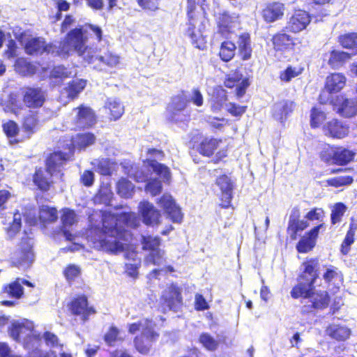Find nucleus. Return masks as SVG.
<instances>
[{
	"mask_svg": "<svg viewBox=\"0 0 357 357\" xmlns=\"http://www.w3.org/2000/svg\"><path fill=\"white\" fill-rule=\"evenodd\" d=\"M340 43L343 47L357 52V33H352L340 36Z\"/></svg>",
	"mask_w": 357,
	"mask_h": 357,
	"instance_id": "49",
	"label": "nucleus"
},
{
	"mask_svg": "<svg viewBox=\"0 0 357 357\" xmlns=\"http://www.w3.org/2000/svg\"><path fill=\"white\" fill-rule=\"evenodd\" d=\"M86 38V31L83 29H73L68 33L65 41L59 44L61 50H57L56 54H66L70 50H75L84 58L85 51L93 48L85 46Z\"/></svg>",
	"mask_w": 357,
	"mask_h": 357,
	"instance_id": "5",
	"label": "nucleus"
},
{
	"mask_svg": "<svg viewBox=\"0 0 357 357\" xmlns=\"http://www.w3.org/2000/svg\"><path fill=\"white\" fill-rule=\"evenodd\" d=\"M55 46L47 45L43 38L30 39L25 45V51L29 54H39L43 52L54 54Z\"/></svg>",
	"mask_w": 357,
	"mask_h": 357,
	"instance_id": "22",
	"label": "nucleus"
},
{
	"mask_svg": "<svg viewBox=\"0 0 357 357\" xmlns=\"http://www.w3.org/2000/svg\"><path fill=\"white\" fill-rule=\"evenodd\" d=\"M354 235L355 231L351 226L341 245V252L343 255H347L349 252L350 246L354 242Z\"/></svg>",
	"mask_w": 357,
	"mask_h": 357,
	"instance_id": "56",
	"label": "nucleus"
},
{
	"mask_svg": "<svg viewBox=\"0 0 357 357\" xmlns=\"http://www.w3.org/2000/svg\"><path fill=\"white\" fill-rule=\"evenodd\" d=\"M119 330L114 326L110 327L108 332L105 335V341L109 345L113 346L118 339Z\"/></svg>",
	"mask_w": 357,
	"mask_h": 357,
	"instance_id": "63",
	"label": "nucleus"
},
{
	"mask_svg": "<svg viewBox=\"0 0 357 357\" xmlns=\"http://www.w3.org/2000/svg\"><path fill=\"white\" fill-rule=\"evenodd\" d=\"M219 142L215 139H204L199 147V152L203 155L210 156L217 149Z\"/></svg>",
	"mask_w": 357,
	"mask_h": 357,
	"instance_id": "45",
	"label": "nucleus"
},
{
	"mask_svg": "<svg viewBox=\"0 0 357 357\" xmlns=\"http://www.w3.org/2000/svg\"><path fill=\"white\" fill-rule=\"evenodd\" d=\"M102 227H92L87 232V238L95 249L111 253L125 250L130 234L119 228L117 218L114 215H102Z\"/></svg>",
	"mask_w": 357,
	"mask_h": 357,
	"instance_id": "1",
	"label": "nucleus"
},
{
	"mask_svg": "<svg viewBox=\"0 0 357 357\" xmlns=\"http://www.w3.org/2000/svg\"><path fill=\"white\" fill-rule=\"evenodd\" d=\"M218 25V32L225 38H230L239 26L238 15L235 13L222 11L219 14Z\"/></svg>",
	"mask_w": 357,
	"mask_h": 357,
	"instance_id": "10",
	"label": "nucleus"
},
{
	"mask_svg": "<svg viewBox=\"0 0 357 357\" xmlns=\"http://www.w3.org/2000/svg\"><path fill=\"white\" fill-rule=\"evenodd\" d=\"M355 153L345 148H338L335 150L336 165H343L354 160Z\"/></svg>",
	"mask_w": 357,
	"mask_h": 357,
	"instance_id": "40",
	"label": "nucleus"
},
{
	"mask_svg": "<svg viewBox=\"0 0 357 357\" xmlns=\"http://www.w3.org/2000/svg\"><path fill=\"white\" fill-rule=\"evenodd\" d=\"M347 210L346 206L342 203H337L335 204L331 212V222L335 225L341 221L342 217Z\"/></svg>",
	"mask_w": 357,
	"mask_h": 357,
	"instance_id": "54",
	"label": "nucleus"
},
{
	"mask_svg": "<svg viewBox=\"0 0 357 357\" xmlns=\"http://www.w3.org/2000/svg\"><path fill=\"white\" fill-rule=\"evenodd\" d=\"M301 73V69H297L296 68L290 66L281 73L280 79L284 82H289L292 78L297 77Z\"/></svg>",
	"mask_w": 357,
	"mask_h": 357,
	"instance_id": "58",
	"label": "nucleus"
},
{
	"mask_svg": "<svg viewBox=\"0 0 357 357\" xmlns=\"http://www.w3.org/2000/svg\"><path fill=\"white\" fill-rule=\"evenodd\" d=\"M299 211L298 209L294 208L289 217L287 231L291 239H296L297 233L303 231L308 227V223L306 220H299Z\"/></svg>",
	"mask_w": 357,
	"mask_h": 357,
	"instance_id": "29",
	"label": "nucleus"
},
{
	"mask_svg": "<svg viewBox=\"0 0 357 357\" xmlns=\"http://www.w3.org/2000/svg\"><path fill=\"white\" fill-rule=\"evenodd\" d=\"M199 340L203 347L208 351H215L218 348V341L208 333H202L199 336Z\"/></svg>",
	"mask_w": 357,
	"mask_h": 357,
	"instance_id": "52",
	"label": "nucleus"
},
{
	"mask_svg": "<svg viewBox=\"0 0 357 357\" xmlns=\"http://www.w3.org/2000/svg\"><path fill=\"white\" fill-rule=\"evenodd\" d=\"M158 337H154L153 339L149 338V337L143 336L142 334L139 337H136L135 338L134 342L136 347V349L142 354H146L149 351L150 347L151 346V342L155 341Z\"/></svg>",
	"mask_w": 357,
	"mask_h": 357,
	"instance_id": "43",
	"label": "nucleus"
},
{
	"mask_svg": "<svg viewBox=\"0 0 357 357\" xmlns=\"http://www.w3.org/2000/svg\"><path fill=\"white\" fill-rule=\"evenodd\" d=\"M154 324L148 319H142L137 322L129 325V333L135 334L141 331L143 336L149 337L151 339L158 337V334L153 331Z\"/></svg>",
	"mask_w": 357,
	"mask_h": 357,
	"instance_id": "23",
	"label": "nucleus"
},
{
	"mask_svg": "<svg viewBox=\"0 0 357 357\" xmlns=\"http://www.w3.org/2000/svg\"><path fill=\"white\" fill-rule=\"evenodd\" d=\"M20 107V101L15 93H10L5 101L0 98V109H2L5 112L16 113Z\"/></svg>",
	"mask_w": 357,
	"mask_h": 357,
	"instance_id": "36",
	"label": "nucleus"
},
{
	"mask_svg": "<svg viewBox=\"0 0 357 357\" xmlns=\"http://www.w3.org/2000/svg\"><path fill=\"white\" fill-rule=\"evenodd\" d=\"M273 43L275 49L282 50L292 45V38L287 33H280L273 36Z\"/></svg>",
	"mask_w": 357,
	"mask_h": 357,
	"instance_id": "42",
	"label": "nucleus"
},
{
	"mask_svg": "<svg viewBox=\"0 0 357 357\" xmlns=\"http://www.w3.org/2000/svg\"><path fill=\"white\" fill-rule=\"evenodd\" d=\"M70 310L73 314L80 316L84 321L96 312L93 307L88 306L87 298L85 296L75 298L70 303Z\"/></svg>",
	"mask_w": 357,
	"mask_h": 357,
	"instance_id": "19",
	"label": "nucleus"
},
{
	"mask_svg": "<svg viewBox=\"0 0 357 357\" xmlns=\"http://www.w3.org/2000/svg\"><path fill=\"white\" fill-rule=\"evenodd\" d=\"M61 220L63 224L62 232L63 236L67 241H73L74 239L73 235L69 231L66 230V228L71 227L77 222V215L75 211L68 208L63 209Z\"/></svg>",
	"mask_w": 357,
	"mask_h": 357,
	"instance_id": "31",
	"label": "nucleus"
},
{
	"mask_svg": "<svg viewBox=\"0 0 357 357\" xmlns=\"http://www.w3.org/2000/svg\"><path fill=\"white\" fill-rule=\"evenodd\" d=\"M242 78V75L238 72L229 74L225 81V85L227 88H233L236 85V96L238 98L242 97L245 93V90L249 86V82L247 79H243L239 84H237Z\"/></svg>",
	"mask_w": 357,
	"mask_h": 357,
	"instance_id": "28",
	"label": "nucleus"
},
{
	"mask_svg": "<svg viewBox=\"0 0 357 357\" xmlns=\"http://www.w3.org/2000/svg\"><path fill=\"white\" fill-rule=\"evenodd\" d=\"M187 103L188 96L184 92L173 97L167 109L169 118L175 121H183V116L185 117V115L181 114L184 112Z\"/></svg>",
	"mask_w": 357,
	"mask_h": 357,
	"instance_id": "12",
	"label": "nucleus"
},
{
	"mask_svg": "<svg viewBox=\"0 0 357 357\" xmlns=\"http://www.w3.org/2000/svg\"><path fill=\"white\" fill-rule=\"evenodd\" d=\"M34 259L31 239L23 238L17 250L14 253L13 262L22 268H28Z\"/></svg>",
	"mask_w": 357,
	"mask_h": 357,
	"instance_id": "8",
	"label": "nucleus"
},
{
	"mask_svg": "<svg viewBox=\"0 0 357 357\" xmlns=\"http://www.w3.org/2000/svg\"><path fill=\"white\" fill-rule=\"evenodd\" d=\"M73 123L75 128H89L96 123V116L93 110L84 105L73 109Z\"/></svg>",
	"mask_w": 357,
	"mask_h": 357,
	"instance_id": "9",
	"label": "nucleus"
},
{
	"mask_svg": "<svg viewBox=\"0 0 357 357\" xmlns=\"http://www.w3.org/2000/svg\"><path fill=\"white\" fill-rule=\"evenodd\" d=\"M162 183L158 178H151L147 181L145 190L146 192L150 193L152 196L157 195L162 191Z\"/></svg>",
	"mask_w": 357,
	"mask_h": 357,
	"instance_id": "55",
	"label": "nucleus"
},
{
	"mask_svg": "<svg viewBox=\"0 0 357 357\" xmlns=\"http://www.w3.org/2000/svg\"><path fill=\"white\" fill-rule=\"evenodd\" d=\"M33 328L32 322L26 321L24 322L14 321L12 323L9 328L10 336L15 341H20V331L22 330H27V334H31Z\"/></svg>",
	"mask_w": 357,
	"mask_h": 357,
	"instance_id": "34",
	"label": "nucleus"
},
{
	"mask_svg": "<svg viewBox=\"0 0 357 357\" xmlns=\"http://www.w3.org/2000/svg\"><path fill=\"white\" fill-rule=\"evenodd\" d=\"M216 185L220 188L222 192V206L223 208H229L233 197V183L228 176L222 175L217 178Z\"/></svg>",
	"mask_w": 357,
	"mask_h": 357,
	"instance_id": "18",
	"label": "nucleus"
},
{
	"mask_svg": "<svg viewBox=\"0 0 357 357\" xmlns=\"http://www.w3.org/2000/svg\"><path fill=\"white\" fill-rule=\"evenodd\" d=\"M310 22L308 13L305 10H298L290 17L287 28L294 33L300 32L307 27Z\"/></svg>",
	"mask_w": 357,
	"mask_h": 357,
	"instance_id": "20",
	"label": "nucleus"
},
{
	"mask_svg": "<svg viewBox=\"0 0 357 357\" xmlns=\"http://www.w3.org/2000/svg\"><path fill=\"white\" fill-rule=\"evenodd\" d=\"M346 78L341 73H333L326 77L325 89L330 93L340 91L345 85Z\"/></svg>",
	"mask_w": 357,
	"mask_h": 357,
	"instance_id": "32",
	"label": "nucleus"
},
{
	"mask_svg": "<svg viewBox=\"0 0 357 357\" xmlns=\"http://www.w3.org/2000/svg\"><path fill=\"white\" fill-rule=\"evenodd\" d=\"M105 108L110 111L114 120L119 119L124 112V107L121 102L115 98H109L105 102Z\"/></svg>",
	"mask_w": 357,
	"mask_h": 357,
	"instance_id": "38",
	"label": "nucleus"
},
{
	"mask_svg": "<svg viewBox=\"0 0 357 357\" xmlns=\"http://www.w3.org/2000/svg\"><path fill=\"white\" fill-rule=\"evenodd\" d=\"M22 225V215L16 212L13 214V221L7 228L6 232L8 237L13 238L20 230Z\"/></svg>",
	"mask_w": 357,
	"mask_h": 357,
	"instance_id": "48",
	"label": "nucleus"
},
{
	"mask_svg": "<svg viewBox=\"0 0 357 357\" xmlns=\"http://www.w3.org/2000/svg\"><path fill=\"white\" fill-rule=\"evenodd\" d=\"M3 131L6 135L12 137L16 135L18 132L17 125L13 121H10L3 125Z\"/></svg>",
	"mask_w": 357,
	"mask_h": 357,
	"instance_id": "64",
	"label": "nucleus"
},
{
	"mask_svg": "<svg viewBox=\"0 0 357 357\" xmlns=\"http://www.w3.org/2000/svg\"><path fill=\"white\" fill-rule=\"evenodd\" d=\"M237 44L241 59L244 61L250 59L252 52L250 34L248 33L241 34L238 37Z\"/></svg>",
	"mask_w": 357,
	"mask_h": 357,
	"instance_id": "33",
	"label": "nucleus"
},
{
	"mask_svg": "<svg viewBox=\"0 0 357 357\" xmlns=\"http://www.w3.org/2000/svg\"><path fill=\"white\" fill-rule=\"evenodd\" d=\"M323 225H319L312 229L306 236H304L298 241L296 248L298 252L305 253L311 250L315 245V240L318 236L319 229Z\"/></svg>",
	"mask_w": 357,
	"mask_h": 357,
	"instance_id": "25",
	"label": "nucleus"
},
{
	"mask_svg": "<svg viewBox=\"0 0 357 357\" xmlns=\"http://www.w3.org/2000/svg\"><path fill=\"white\" fill-rule=\"evenodd\" d=\"M144 10L155 11L159 9L160 0H136Z\"/></svg>",
	"mask_w": 357,
	"mask_h": 357,
	"instance_id": "59",
	"label": "nucleus"
},
{
	"mask_svg": "<svg viewBox=\"0 0 357 357\" xmlns=\"http://www.w3.org/2000/svg\"><path fill=\"white\" fill-rule=\"evenodd\" d=\"M130 178H133L137 182H145L148 181V175L143 168L138 165H133L128 172Z\"/></svg>",
	"mask_w": 357,
	"mask_h": 357,
	"instance_id": "51",
	"label": "nucleus"
},
{
	"mask_svg": "<svg viewBox=\"0 0 357 357\" xmlns=\"http://www.w3.org/2000/svg\"><path fill=\"white\" fill-rule=\"evenodd\" d=\"M334 108L342 116H354L357 114V100L338 96L334 103Z\"/></svg>",
	"mask_w": 357,
	"mask_h": 357,
	"instance_id": "15",
	"label": "nucleus"
},
{
	"mask_svg": "<svg viewBox=\"0 0 357 357\" xmlns=\"http://www.w3.org/2000/svg\"><path fill=\"white\" fill-rule=\"evenodd\" d=\"M147 154L149 155V158H147L149 165L157 175L163 179L164 182H168L171 178L169 168L156 161V160L163 158L164 153L156 149H149Z\"/></svg>",
	"mask_w": 357,
	"mask_h": 357,
	"instance_id": "11",
	"label": "nucleus"
},
{
	"mask_svg": "<svg viewBox=\"0 0 357 357\" xmlns=\"http://www.w3.org/2000/svg\"><path fill=\"white\" fill-rule=\"evenodd\" d=\"M134 185L128 179L122 178L116 184L117 193L123 198H130L134 192Z\"/></svg>",
	"mask_w": 357,
	"mask_h": 357,
	"instance_id": "39",
	"label": "nucleus"
},
{
	"mask_svg": "<svg viewBox=\"0 0 357 357\" xmlns=\"http://www.w3.org/2000/svg\"><path fill=\"white\" fill-rule=\"evenodd\" d=\"M303 271L298 279V284L291 291L294 298L303 297L310 298L314 308L321 309L328 304V296L326 291L313 294L314 284L319 277L320 265L317 259H309L302 264Z\"/></svg>",
	"mask_w": 357,
	"mask_h": 357,
	"instance_id": "2",
	"label": "nucleus"
},
{
	"mask_svg": "<svg viewBox=\"0 0 357 357\" xmlns=\"http://www.w3.org/2000/svg\"><path fill=\"white\" fill-rule=\"evenodd\" d=\"M39 218L44 224L54 222L58 219L57 211L54 208L43 206L40 209Z\"/></svg>",
	"mask_w": 357,
	"mask_h": 357,
	"instance_id": "41",
	"label": "nucleus"
},
{
	"mask_svg": "<svg viewBox=\"0 0 357 357\" xmlns=\"http://www.w3.org/2000/svg\"><path fill=\"white\" fill-rule=\"evenodd\" d=\"M161 301L169 310L176 311L182 304L180 289L174 284H171L162 292Z\"/></svg>",
	"mask_w": 357,
	"mask_h": 357,
	"instance_id": "13",
	"label": "nucleus"
},
{
	"mask_svg": "<svg viewBox=\"0 0 357 357\" xmlns=\"http://www.w3.org/2000/svg\"><path fill=\"white\" fill-rule=\"evenodd\" d=\"M319 264H320L319 262ZM320 265V270L318 272L319 275L320 274V272L321 271V268L324 271V273L323 274V278L326 282H330L334 278H335L337 275V268L330 265L328 266H321Z\"/></svg>",
	"mask_w": 357,
	"mask_h": 357,
	"instance_id": "57",
	"label": "nucleus"
},
{
	"mask_svg": "<svg viewBox=\"0 0 357 357\" xmlns=\"http://www.w3.org/2000/svg\"><path fill=\"white\" fill-rule=\"evenodd\" d=\"M349 58V54L337 51V50H333L331 52V56L328 60L329 64L333 66V68L338 67L343 61H346Z\"/></svg>",
	"mask_w": 357,
	"mask_h": 357,
	"instance_id": "50",
	"label": "nucleus"
},
{
	"mask_svg": "<svg viewBox=\"0 0 357 357\" xmlns=\"http://www.w3.org/2000/svg\"><path fill=\"white\" fill-rule=\"evenodd\" d=\"M353 177L351 176H338L326 181L328 185L335 188L349 185L353 182Z\"/></svg>",
	"mask_w": 357,
	"mask_h": 357,
	"instance_id": "53",
	"label": "nucleus"
},
{
	"mask_svg": "<svg viewBox=\"0 0 357 357\" xmlns=\"http://www.w3.org/2000/svg\"><path fill=\"white\" fill-rule=\"evenodd\" d=\"M86 86V81L83 79H76L73 80L71 83L69 84L68 88H66V93L69 98L71 99L77 97L78 93H79Z\"/></svg>",
	"mask_w": 357,
	"mask_h": 357,
	"instance_id": "47",
	"label": "nucleus"
},
{
	"mask_svg": "<svg viewBox=\"0 0 357 357\" xmlns=\"http://www.w3.org/2000/svg\"><path fill=\"white\" fill-rule=\"evenodd\" d=\"M324 131L326 135L342 139L348 135L349 127L341 121L333 120L324 126Z\"/></svg>",
	"mask_w": 357,
	"mask_h": 357,
	"instance_id": "26",
	"label": "nucleus"
},
{
	"mask_svg": "<svg viewBox=\"0 0 357 357\" xmlns=\"http://www.w3.org/2000/svg\"><path fill=\"white\" fill-rule=\"evenodd\" d=\"M113 197V192L109 186H100L98 193L93 197V202L96 204L110 205Z\"/></svg>",
	"mask_w": 357,
	"mask_h": 357,
	"instance_id": "35",
	"label": "nucleus"
},
{
	"mask_svg": "<svg viewBox=\"0 0 357 357\" xmlns=\"http://www.w3.org/2000/svg\"><path fill=\"white\" fill-rule=\"evenodd\" d=\"M84 59L93 65V68L103 70L106 66L114 67L119 62L117 55L109 51H102L100 49H88L84 54Z\"/></svg>",
	"mask_w": 357,
	"mask_h": 357,
	"instance_id": "6",
	"label": "nucleus"
},
{
	"mask_svg": "<svg viewBox=\"0 0 357 357\" xmlns=\"http://www.w3.org/2000/svg\"><path fill=\"white\" fill-rule=\"evenodd\" d=\"M188 96V102H192L195 105L200 107L203 105V96L200 91L197 89H193Z\"/></svg>",
	"mask_w": 357,
	"mask_h": 357,
	"instance_id": "60",
	"label": "nucleus"
},
{
	"mask_svg": "<svg viewBox=\"0 0 357 357\" xmlns=\"http://www.w3.org/2000/svg\"><path fill=\"white\" fill-rule=\"evenodd\" d=\"M296 104L289 100H283L276 102L273 107V116L274 119L283 122L294 111Z\"/></svg>",
	"mask_w": 357,
	"mask_h": 357,
	"instance_id": "24",
	"label": "nucleus"
},
{
	"mask_svg": "<svg viewBox=\"0 0 357 357\" xmlns=\"http://www.w3.org/2000/svg\"><path fill=\"white\" fill-rule=\"evenodd\" d=\"M50 75L52 77L63 78L70 76L71 72L63 66H58L52 70Z\"/></svg>",
	"mask_w": 357,
	"mask_h": 357,
	"instance_id": "62",
	"label": "nucleus"
},
{
	"mask_svg": "<svg viewBox=\"0 0 357 357\" xmlns=\"http://www.w3.org/2000/svg\"><path fill=\"white\" fill-rule=\"evenodd\" d=\"M236 46L230 41H225L222 43L220 50V57L224 61H230L235 54Z\"/></svg>",
	"mask_w": 357,
	"mask_h": 357,
	"instance_id": "44",
	"label": "nucleus"
},
{
	"mask_svg": "<svg viewBox=\"0 0 357 357\" xmlns=\"http://www.w3.org/2000/svg\"><path fill=\"white\" fill-rule=\"evenodd\" d=\"M137 253L134 252L126 254V258H131L133 260L132 263L126 264V271L131 277H135L137 275V270L141 264V261L137 258Z\"/></svg>",
	"mask_w": 357,
	"mask_h": 357,
	"instance_id": "46",
	"label": "nucleus"
},
{
	"mask_svg": "<svg viewBox=\"0 0 357 357\" xmlns=\"http://www.w3.org/2000/svg\"><path fill=\"white\" fill-rule=\"evenodd\" d=\"M23 100L28 107H40L45 100V94L40 88H27L24 92Z\"/></svg>",
	"mask_w": 357,
	"mask_h": 357,
	"instance_id": "21",
	"label": "nucleus"
},
{
	"mask_svg": "<svg viewBox=\"0 0 357 357\" xmlns=\"http://www.w3.org/2000/svg\"><path fill=\"white\" fill-rule=\"evenodd\" d=\"M95 136L90 132L77 134L72 139V145L75 148L85 149L93 144L95 142Z\"/></svg>",
	"mask_w": 357,
	"mask_h": 357,
	"instance_id": "37",
	"label": "nucleus"
},
{
	"mask_svg": "<svg viewBox=\"0 0 357 357\" xmlns=\"http://www.w3.org/2000/svg\"><path fill=\"white\" fill-rule=\"evenodd\" d=\"M310 116V124L311 126L313 128L318 127L321 124L322 121L324 119V113L315 108H313L312 109Z\"/></svg>",
	"mask_w": 357,
	"mask_h": 357,
	"instance_id": "61",
	"label": "nucleus"
},
{
	"mask_svg": "<svg viewBox=\"0 0 357 357\" xmlns=\"http://www.w3.org/2000/svg\"><path fill=\"white\" fill-rule=\"evenodd\" d=\"M142 244L144 250L150 251L146 257V261L160 266L165 261L164 252L160 249V239L158 236H142Z\"/></svg>",
	"mask_w": 357,
	"mask_h": 357,
	"instance_id": "7",
	"label": "nucleus"
},
{
	"mask_svg": "<svg viewBox=\"0 0 357 357\" xmlns=\"http://www.w3.org/2000/svg\"><path fill=\"white\" fill-rule=\"evenodd\" d=\"M325 333L333 340L344 342L349 338L351 331L343 323L333 322L326 328Z\"/></svg>",
	"mask_w": 357,
	"mask_h": 357,
	"instance_id": "16",
	"label": "nucleus"
},
{
	"mask_svg": "<svg viewBox=\"0 0 357 357\" xmlns=\"http://www.w3.org/2000/svg\"><path fill=\"white\" fill-rule=\"evenodd\" d=\"M69 158V155L61 151H56L52 153L47 159L46 169H38L36 171L33 176L34 183L41 190L46 191L49 189L50 183L53 182L51 179H61L63 165Z\"/></svg>",
	"mask_w": 357,
	"mask_h": 357,
	"instance_id": "3",
	"label": "nucleus"
},
{
	"mask_svg": "<svg viewBox=\"0 0 357 357\" xmlns=\"http://www.w3.org/2000/svg\"><path fill=\"white\" fill-rule=\"evenodd\" d=\"M139 211L142 216L144 223L146 225L153 227L159 224L160 213L150 202H141L139 204Z\"/></svg>",
	"mask_w": 357,
	"mask_h": 357,
	"instance_id": "17",
	"label": "nucleus"
},
{
	"mask_svg": "<svg viewBox=\"0 0 357 357\" xmlns=\"http://www.w3.org/2000/svg\"><path fill=\"white\" fill-rule=\"evenodd\" d=\"M188 22L185 34L191 40L192 44L199 50H204L206 47V37L204 31L207 23L206 19L202 15H197L192 11H188Z\"/></svg>",
	"mask_w": 357,
	"mask_h": 357,
	"instance_id": "4",
	"label": "nucleus"
},
{
	"mask_svg": "<svg viewBox=\"0 0 357 357\" xmlns=\"http://www.w3.org/2000/svg\"><path fill=\"white\" fill-rule=\"evenodd\" d=\"M158 204L174 222L179 223L181 222L183 215L181 208L176 205L174 199L170 195H163L159 199Z\"/></svg>",
	"mask_w": 357,
	"mask_h": 357,
	"instance_id": "14",
	"label": "nucleus"
},
{
	"mask_svg": "<svg viewBox=\"0 0 357 357\" xmlns=\"http://www.w3.org/2000/svg\"><path fill=\"white\" fill-rule=\"evenodd\" d=\"M22 285L33 287L34 285L26 279L18 278L15 281L3 287V291L10 297L20 299L24 294Z\"/></svg>",
	"mask_w": 357,
	"mask_h": 357,
	"instance_id": "27",
	"label": "nucleus"
},
{
	"mask_svg": "<svg viewBox=\"0 0 357 357\" xmlns=\"http://www.w3.org/2000/svg\"><path fill=\"white\" fill-rule=\"evenodd\" d=\"M284 5L282 3L274 2L263 10V17L268 22H274L284 15Z\"/></svg>",
	"mask_w": 357,
	"mask_h": 357,
	"instance_id": "30",
	"label": "nucleus"
}]
</instances>
